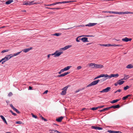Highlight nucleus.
Instances as JSON below:
<instances>
[{
	"label": "nucleus",
	"mask_w": 133,
	"mask_h": 133,
	"mask_svg": "<svg viewBox=\"0 0 133 133\" xmlns=\"http://www.w3.org/2000/svg\"><path fill=\"white\" fill-rule=\"evenodd\" d=\"M111 89V88L110 87H108L105 89L103 90L102 91H100L101 93L107 92H109Z\"/></svg>",
	"instance_id": "nucleus-5"
},
{
	"label": "nucleus",
	"mask_w": 133,
	"mask_h": 133,
	"mask_svg": "<svg viewBox=\"0 0 133 133\" xmlns=\"http://www.w3.org/2000/svg\"><path fill=\"white\" fill-rule=\"evenodd\" d=\"M118 84L119 85H121L123 84L124 82V81H121L120 80L118 81Z\"/></svg>",
	"instance_id": "nucleus-19"
},
{
	"label": "nucleus",
	"mask_w": 133,
	"mask_h": 133,
	"mask_svg": "<svg viewBox=\"0 0 133 133\" xmlns=\"http://www.w3.org/2000/svg\"><path fill=\"white\" fill-rule=\"evenodd\" d=\"M80 91V89H78V90H76L75 91V92L76 93H77V92H79Z\"/></svg>",
	"instance_id": "nucleus-58"
},
{
	"label": "nucleus",
	"mask_w": 133,
	"mask_h": 133,
	"mask_svg": "<svg viewBox=\"0 0 133 133\" xmlns=\"http://www.w3.org/2000/svg\"><path fill=\"white\" fill-rule=\"evenodd\" d=\"M108 132H109V133H122L121 131H117L111 130H108Z\"/></svg>",
	"instance_id": "nucleus-12"
},
{
	"label": "nucleus",
	"mask_w": 133,
	"mask_h": 133,
	"mask_svg": "<svg viewBox=\"0 0 133 133\" xmlns=\"http://www.w3.org/2000/svg\"><path fill=\"white\" fill-rule=\"evenodd\" d=\"M96 24H97V23H92V26H93L96 25Z\"/></svg>",
	"instance_id": "nucleus-59"
},
{
	"label": "nucleus",
	"mask_w": 133,
	"mask_h": 133,
	"mask_svg": "<svg viewBox=\"0 0 133 133\" xmlns=\"http://www.w3.org/2000/svg\"><path fill=\"white\" fill-rule=\"evenodd\" d=\"M79 39L81 40L83 42L88 41V38L86 37H83L81 38H79Z\"/></svg>",
	"instance_id": "nucleus-16"
},
{
	"label": "nucleus",
	"mask_w": 133,
	"mask_h": 133,
	"mask_svg": "<svg viewBox=\"0 0 133 133\" xmlns=\"http://www.w3.org/2000/svg\"><path fill=\"white\" fill-rule=\"evenodd\" d=\"M61 70V71H62V72H63L65 71V69H64V68L63 69H62V70Z\"/></svg>",
	"instance_id": "nucleus-54"
},
{
	"label": "nucleus",
	"mask_w": 133,
	"mask_h": 133,
	"mask_svg": "<svg viewBox=\"0 0 133 133\" xmlns=\"http://www.w3.org/2000/svg\"><path fill=\"white\" fill-rule=\"evenodd\" d=\"M132 13V12L128 11L125 12H117L116 11V14H118L119 15H122L124 14H128Z\"/></svg>",
	"instance_id": "nucleus-4"
},
{
	"label": "nucleus",
	"mask_w": 133,
	"mask_h": 133,
	"mask_svg": "<svg viewBox=\"0 0 133 133\" xmlns=\"http://www.w3.org/2000/svg\"><path fill=\"white\" fill-rule=\"evenodd\" d=\"M70 73V72H65L64 74L58 75L57 76V77H64L66 75L69 74Z\"/></svg>",
	"instance_id": "nucleus-8"
},
{
	"label": "nucleus",
	"mask_w": 133,
	"mask_h": 133,
	"mask_svg": "<svg viewBox=\"0 0 133 133\" xmlns=\"http://www.w3.org/2000/svg\"><path fill=\"white\" fill-rule=\"evenodd\" d=\"M36 3H34V1H32L31 2H27L25 3L24 4V5H32L34 4H36Z\"/></svg>",
	"instance_id": "nucleus-9"
},
{
	"label": "nucleus",
	"mask_w": 133,
	"mask_h": 133,
	"mask_svg": "<svg viewBox=\"0 0 133 133\" xmlns=\"http://www.w3.org/2000/svg\"><path fill=\"white\" fill-rule=\"evenodd\" d=\"M82 36H79L78 37H77V38H76V41L77 42H80V41H79V39H78V38L79 37H81Z\"/></svg>",
	"instance_id": "nucleus-40"
},
{
	"label": "nucleus",
	"mask_w": 133,
	"mask_h": 133,
	"mask_svg": "<svg viewBox=\"0 0 133 133\" xmlns=\"http://www.w3.org/2000/svg\"><path fill=\"white\" fill-rule=\"evenodd\" d=\"M76 2V1H63L62 2V3H68L70 2Z\"/></svg>",
	"instance_id": "nucleus-21"
},
{
	"label": "nucleus",
	"mask_w": 133,
	"mask_h": 133,
	"mask_svg": "<svg viewBox=\"0 0 133 133\" xmlns=\"http://www.w3.org/2000/svg\"><path fill=\"white\" fill-rule=\"evenodd\" d=\"M121 91V89H119L117 90V91H115V93H116L117 92H120Z\"/></svg>",
	"instance_id": "nucleus-46"
},
{
	"label": "nucleus",
	"mask_w": 133,
	"mask_h": 133,
	"mask_svg": "<svg viewBox=\"0 0 133 133\" xmlns=\"http://www.w3.org/2000/svg\"><path fill=\"white\" fill-rule=\"evenodd\" d=\"M62 2H57L55 3H54L52 4H48V5H45L47 6H50L51 5H55L57 4H62Z\"/></svg>",
	"instance_id": "nucleus-14"
},
{
	"label": "nucleus",
	"mask_w": 133,
	"mask_h": 133,
	"mask_svg": "<svg viewBox=\"0 0 133 133\" xmlns=\"http://www.w3.org/2000/svg\"><path fill=\"white\" fill-rule=\"evenodd\" d=\"M13 2V0H9L5 2L6 4H9Z\"/></svg>",
	"instance_id": "nucleus-25"
},
{
	"label": "nucleus",
	"mask_w": 133,
	"mask_h": 133,
	"mask_svg": "<svg viewBox=\"0 0 133 133\" xmlns=\"http://www.w3.org/2000/svg\"><path fill=\"white\" fill-rule=\"evenodd\" d=\"M120 107V105L119 104H117L115 106H112L109 107L110 109L111 108H113L114 109L119 108Z\"/></svg>",
	"instance_id": "nucleus-10"
},
{
	"label": "nucleus",
	"mask_w": 133,
	"mask_h": 133,
	"mask_svg": "<svg viewBox=\"0 0 133 133\" xmlns=\"http://www.w3.org/2000/svg\"><path fill=\"white\" fill-rule=\"evenodd\" d=\"M63 117L61 116L60 117L56 119V121H57L60 122L62 121V119H63Z\"/></svg>",
	"instance_id": "nucleus-18"
},
{
	"label": "nucleus",
	"mask_w": 133,
	"mask_h": 133,
	"mask_svg": "<svg viewBox=\"0 0 133 133\" xmlns=\"http://www.w3.org/2000/svg\"><path fill=\"white\" fill-rule=\"evenodd\" d=\"M12 95V94L11 92H10L8 96H11Z\"/></svg>",
	"instance_id": "nucleus-47"
},
{
	"label": "nucleus",
	"mask_w": 133,
	"mask_h": 133,
	"mask_svg": "<svg viewBox=\"0 0 133 133\" xmlns=\"http://www.w3.org/2000/svg\"><path fill=\"white\" fill-rule=\"evenodd\" d=\"M86 26H91V23H90L89 24L85 25Z\"/></svg>",
	"instance_id": "nucleus-42"
},
{
	"label": "nucleus",
	"mask_w": 133,
	"mask_h": 133,
	"mask_svg": "<svg viewBox=\"0 0 133 133\" xmlns=\"http://www.w3.org/2000/svg\"><path fill=\"white\" fill-rule=\"evenodd\" d=\"M105 80V79H104L102 78V79L101 80V81H104Z\"/></svg>",
	"instance_id": "nucleus-62"
},
{
	"label": "nucleus",
	"mask_w": 133,
	"mask_h": 133,
	"mask_svg": "<svg viewBox=\"0 0 133 133\" xmlns=\"http://www.w3.org/2000/svg\"><path fill=\"white\" fill-rule=\"evenodd\" d=\"M31 115H32V117L34 118H37V116L34 115L33 113L31 114Z\"/></svg>",
	"instance_id": "nucleus-35"
},
{
	"label": "nucleus",
	"mask_w": 133,
	"mask_h": 133,
	"mask_svg": "<svg viewBox=\"0 0 133 133\" xmlns=\"http://www.w3.org/2000/svg\"><path fill=\"white\" fill-rule=\"evenodd\" d=\"M100 80L98 79L96 81H95L92 82V85H95L97 84L100 81Z\"/></svg>",
	"instance_id": "nucleus-15"
},
{
	"label": "nucleus",
	"mask_w": 133,
	"mask_h": 133,
	"mask_svg": "<svg viewBox=\"0 0 133 133\" xmlns=\"http://www.w3.org/2000/svg\"><path fill=\"white\" fill-rule=\"evenodd\" d=\"M47 8L50 9L54 10L55 9V8Z\"/></svg>",
	"instance_id": "nucleus-51"
},
{
	"label": "nucleus",
	"mask_w": 133,
	"mask_h": 133,
	"mask_svg": "<svg viewBox=\"0 0 133 133\" xmlns=\"http://www.w3.org/2000/svg\"><path fill=\"white\" fill-rule=\"evenodd\" d=\"M104 66L102 65L92 63V68H102Z\"/></svg>",
	"instance_id": "nucleus-2"
},
{
	"label": "nucleus",
	"mask_w": 133,
	"mask_h": 133,
	"mask_svg": "<svg viewBox=\"0 0 133 133\" xmlns=\"http://www.w3.org/2000/svg\"><path fill=\"white\" fill-rule=\"evenodd\" d=\"M12 57V56L10 57H9V55H6L4 58H2L1 59L2 61H4L5 62L10 59Z\"/></svg>",
	"instance_id": "nucleus-6"
},
{
	"label": "nucleus",
	"mask_w": 133,
	"mask_h": 133,
	"mask_svg": "<svg viewBox=\"0 0 133 133\" xmlns=\"http://www.w3.org/2000/svg\"><path fill=\"white\" fill-rule=\"evenodd\" d=\"M91 86V83L89 84L86 86V88Z\"/></svg>",
	"instance_id": "nucleus-48"
},
{
	"label": "nucleus",
	"mask_w": 133,
	"mask_h": 133,
	"mask_svg": "<svg viewBox=\"0 0 133 133\" xmlns=\"http://www.w3.org/2000/svg\"><path fill=\"white\" fill-rule=\"evenodd\" d=\"M9 51V50H3L1 52L2 53H4L5 52H8Z\"/></svg>",
	"instance_id": "nucleus-39"
},
{
	"label": "nucleus",
	"mask_w": 133,
	"mask_h": 133,
	"mask_svg": "<svg viewBox=\"0 0 133 133\" xmlns=\"http://www.w3.org/2000/svg\"><path fill=\"white\" fill-rule=\"evenodd\" d=\"M109 109H110L109 107H107V108H104V109H103L100 110H99V111L100 112H102L103 111H105Z\"/></svg>",
	"instance_id": "nucleus-20"
},
{
	"label": "nucleus",
	"mask_w": 133,
	"mask_h": 133,
	"mask_svg": "<svg viewBox=\"0 0 133 133\" xmlns=\"http://www.w3.org/2000/svg\"><path fill=\"white\" fill-rule=\"evenodd\" d=\"M104 105H103V106H101L98 107H99V108H102L104 107Z\"/></svg>",
	"instance_id": "nucleus-64"
},
{
	"label": "nucleus",
	"mask_w": 133,
	"mask_h": 133,
	"mask_svg": "<svg viewBox=\"0 0 133 133\" xmlns=\"http://www.w3.org/2000/svg\"><path fill=\"white\" fill-rule=\"evenodd\" d=\"M129 88V87L128 86H126L125 87H124V90H126L127 89Z\"/></svg>",
	"instance_id": "nucleus-31"
},
{
	"label": "nucleus",
	"mask_w": 133,
	"mask_h": 133,
	"mask_svg": "<svg viewBox=\"0 0 133 133\" xmlns=\"http://www.w3.org/2000/svg\"><path fill=\"white\" fill-rule=\"evenodd\" d=\"M13 110H14L17 113H20V112L19 111H18V110H17L15 108L13 109Z\"/></svg>",
	"instance_id": "nucleus-34"
},
{
	"label": "nucleus",
	"mask_w": 133,
	"mask_h": 133,
	"mask_svg": "<svg viewBox=\"0 0 133 133\" xmlns=\"http://www.w3.org/2000/svg\"><path fill=\"white\" fill-rule=\"evenodd\" d=\"M124 78L122 79V80H126L129 78V76L128 75H124Z\"/></svg>",
	"instance_id": "nucleus-24"
},
{
	"label": "nucleus",
	"mask_w": 133,
	"mask_h": 133,
	"mask_svg": "<svg viewBox=\"0 0 133 133\" xmlns=\"http://www.w3.org/2000/svg\"><path fill=\"white\" fill-rule=\"evenodd\" d=\"M126 68L128 69H131L133 68V66L131 64H130L127 66Z\"/></svg>",
	"instance_id": "nucleus-23"
},
{
	"label": "nucleus",
	"mask_w": 133,
	"mask_h": 133,
	"mask_svg": "<svg viewBox=\"0 0 133 133\" xmlns=\"http://www.w3.org/2000/svg\"><path fill=\"white\" fill-rule=\"evenodd\" d=\"M108 13H112L114 14H116V11H108Z\"/></svg>",
	"instance_id": "nucleus-38"
},
{
	"label": "nucleus",
	"mask_w": 133,
	"mask_h": 133,
	"mask_svg": "<svg viewBox=\"0 0 133 133\" xmlns=\"http://www.w3.org/2000/svg\"><path fill=\"white\" fill-rule=\"evenodd\" d=\"M111 46H116V44H111Z\"/></svg>",
	"instance_id": "nucleus-53"
},
{
	"label": "nucleus",
	"mask_w": 133,
	"mask_h": 133,
	"mask_svg": "<svg viewBox=\"0 0 133 133\" xmlns=\"http://www.w3.org/2000/svg\"><path fill=\"white\" fill-rule=\"evenodd\" d=\"M130 96H131V95H127L126 96V97H127V98H128V97H129Z\"/></svg>",
	"instance_id": "nucleus-63"
},
{
	"label": "nucleus",
	"mask_w": 133,
	"mask_h": 133,
	"mask_svg": "<svg viewBox=\"0 0 133 133\" xmlns=\"http://www.w3.org/2000/svg\"><path fill=\"white\" fill-rule=\"evenodd\" d=\"M10 106L13 109L15 108V107L13 106L12 104H10Z\"/></svg>",
	"instance_id": "nucleus-45"
},
{
	"label": "nucleus",
	"mask_w": 133,
	"mask_h": 133,
	"mask_svg": "<svg viewBox=\"0 0 133 133\" xmlns=\"http://www.w3.org/2000/svg\"><path fill=\"white\" fill-rule=\"evenodd\" d=\"M68 87L69 86H67L66 87H65L63 88V90H65L66 91Z\"/></svg>",
	"instance_id": "nucleus-32"
},
{
	"label": "nucleus",
	"mask_w": 133,
	"mask_h": 133,
	"mask_svg": "<svg viewBox=\"0 0 133 133\" xmlns=\"http://www.w3.org/2000/svg\"><path fill=\"white\" fill-rule=\"evenodd\" d=\"M119 100L118 99L114 100L111 101L110 102L111 103H114L117 102Z\"/></svg>",
	"instance_id": "nucleus-27"
},
{
	"label": "nucleus",
	"mask_w": 133,
	"mask_h": 133,
	"mask_svg": "<svg viewBox=\"0 0 133 133\" xmlns=\"http://www.w3.org/2000/svg\"><path fill=\"white\" fill-rule=\"evenodd\" d=\"M85 89V88H81L80 89V91H81V90H83L84 89Z\"/></svg>",
	"instance_id": "nucleus-61"
},
{
	"label": "nucleus",
	"mask_w": 133,
	"mask_h": 133,
	"mask_svg": "<svg viewBox=\"0 0 133 133\" xmlns=\"http://www.w3.org/2000/svg\"><path fill=\"white\" fill-rule=\"evenodd\" d=\"M131 38H129L127 37L125 38H123L122 40L123 41L127 42L129 41H130L131 40Z\"/></svg>",
	"instance_id": "nucleus-11"
},
{
	"label": "nucleus",
	"mask_w": 133,
	"mask_h": 133,
	"mask_svg": "<svg viewBox=\"0 0 133 133\" xmlns=\"http://www.w3.org/2000/svg\"><path fill=\"white\" fill-rule=\"evenodd\" d=\"M61 33H56L54 34H52V35L53 36H58L61 35Z\"/></svg>",
	"instance_id": "nucleus-29"
},
{
	"label": "nucleus",
	"mask_w": 133,
	"mask_h": 133,
	"mask_svg": "<svg viewBox=\"0 0 133 133\" xmlns=\"http://www.w3.org/2000/svg\"><path fill=\"white\" fill-rule=\"evenodd\" d=\"M92 129H95L96 130H102L103 129L102 128L98 127L92 126Z\"/></svg>",
	"instance_id": "nucleus-13"
},
{
	"label": "nucleus",
	"mask_w": 133,
	"mask_h": 133,
	"mask_svg": "<svg viewBox=\"0 0 133 133\" xmlns=\"http://www.w3.org/2000/svg\"><path fill=\"white\" fill-rule=\"evenodd\" d=\"M127 98V97L126 96H125V97H123L122 98V99L123 100H125Z\"/></svg>",
	"instance_id": "nucleus-44"
},
{
	"label": "nucleus",
	"mask_w": 133,
	"mask_h": 133,
	"mask_svg": "<svg viewBox=\"0 0 133 133\" xmlns=\"http://www.w3.org/2000/svg\"><path fill=\"white\" fill-rule=\"evenodd\" d=\"M118 84V82L114 84V85L116 86H117Z\"/></svg>",
	"instance_id": "nucleus-55"
},
{
	"label": "nucleus",
	"mask_w": 133,
	"mask_h": 133,
	"mask_svg": "<svg viewBox=\"0 0 133 133\" xmlns=\"http://www.w3.org/2000/svg\"><path fill=\"white\" fill-rule=\"evenodd\" d=\"M32 47H30L28 49H25L23 50V52H28L30 50H31L32 49Z\"/></svg>",
	"instance_id": "nucleus-17"
},
{
	"label": "nucleus",
	"mask_w": 133,
	"mask_h": 133,
	"mask_svg": "<svg viewBox=\"0 0 133 133\" xmlns=\"http://www.w3.org/2000/svg\"><path fill=\"white\" fill-rule=\"evenodd\" d=\"M119 46V47H122V45L120 44H116V46Z\"/></svg>",
	"instance_id": "nucleus-49"
},
{
	"label": "nucleus",
	"mask_w": 133,
	"mask_h": 133,
	"mask_svg": "<svg viewBox=\"0 0 133 133\" xmlns=\"http://www.w3.org/2000/svg\"><path fill=\"white\" fill-rule=\"evenodd\" d=\"M66 93V91L65 90H63L62 91L61 93V94L62 95H65Z\"/></svg>",
	"instance_id": "nucleus-30"
},
{
	"label": "nucleus",
	"mask_w": 133,
	"mask_h": 133,
	"mask_svg": "<svg viewBox=\"0 0 133 133\" xmlns=\"http://www.w3.org/2000/svg\"><path fill=\"white\" fill-rule=\"evenodd\" d=\"M71 47V45H68L65 46L64 48L60 49L58 51H56L54 53L52 54H48L47 56L48 58H49L50 57V56L51 55L52 56L54 55V57H58L63 53V52H59V51L61 50H65Z\"/></svg>",
	"instance_id": "nucleus-1"
},
{
	"label": "nucleus",
	"mask_w": 133,
	"mask_h": 133,
	"mask_svg": "<svg viewBox=\"0 0 133 133\" xmlns=\"http://www.w3.org/2000/svg\"><path fill=\"white\" fill-rule=\"evenodd\" d=\"M39 116L42 119H44L43 117L42 116V115L41 114H39Z\"/></svg>",
	"instance_id": "nucleus-52"
},
{
	"label": "nucleus",
	"mask_w": 133,
	"mask_h": 133,
	"mask_svg": "<svg viewBox=\"0 0 133 133\" xmlns=\"http://www.w3.org/2000/svg\"><path fill=\"white\" fill-rule=\"evenodd\" d=\"M0 117L1 118L3 121L5 119L4 117L2 115H0Z\"/></svg>",
	"instance_id": "nucleus-41"
},
{
	"label": "nucleus",
	"mask_w": 133,
	"mask_h": 133,
	"mask_svg": "<svg viewBox=\"0 0 133 133\" xmlns=\"http://www.w3.org/2000/svg\"><path fill=\"white\" fill-rule=\"evenodd\" d=\"M72 67V66H68L65 68H64L65 71H66L69 70L70 68Z\"/></svg>",
	"instance_id": "nucleus-26"
},
{
	"label": "nucleus",
	"mask_w": 133,
	"mask_h": 133,
	"mask_svg": "<svg viewBox=\"0 0 133 133\" xmlns=\"http://www.w3.org/2000/svg\"><path fill=\"white\" fill-rule=\"evenodd\" d=\"M99 108L98 107H93L92 108V110H97V109Z\"/></svg>",
	"instance_id": "nucleus-37"
},
{
	"label": "nucleus",
	"mask_w": 133,
	"mask_h": 133,
	"mask_svg": "<svg viewBox=\"0 0 133 133\" xmlns=\"http://www.w3.org/2000/svg\"><path fill=\"white\" fill-rule=\"evenodd\" d=\"M10 112H11L12 114L14 115V116H16L17 115L16 113L13 112L11 110H10Z\"/></svg>",
	"instance_id": "nucleus-33"
},
{
	"label": "nucleus",
	"mask_w": 133,
	"mask_h": 133,
	"mask_svg": "<svg viewBox=\"0 0 133 133\" xmlns=\"http://www.w3.org/2000/svg\"><path fill=\"white\" fill-rule=\"evenodd\" d=\"M21 52V51H20V52H18L17 53L14 54L13 55H12L11 56H12V57H13L17 56L18 55H19V54H20Z\"/></svg>",
	"instance_id": "nucleus-28"
},
{
	"label": "nucleus",
	"mask_w": 133,
	"mask_h": 133,
	"mask_svg": "<svg viewBox=\"0 0 133 133\" xmlns=\"http://www.w3.org/2000/svg\"><path fill=\"white\" fill-rule=\"evenodd\" d=\"M106 75L107 76V77H106L107 78H110L112 77L117 78L119 76V75L118 74H111L110 75H108L107 74Z\"/></svg>",
	"instance_id": "nucleus-3"
},
{
	"label": "nucleus",
	"mask_w": 133,
	"mask_h": 133,
	"mask_svg": "<svg viewBox=\"0 0 133 133\" xmlns=\"http://www.w3.org/2000/svg\"><path fill=\"white\" fill-rule=\"evenodd\" d=\"M84 25H79L78 26H77V27H79L80 26H82V27H84Z\"/></svg>",
	"instance_id": "nucleus-56"
},
{
	"label": "nucleus",
	"mask_w": 133,
	"mask_h": 133,
	"mask_svg": "<svg viewBox=\"0 0 133 133\" xmlns=\"http://www.w3.org/2000/svg\"><path fill=\"white\" fill-rule=\"evenodd\" d=\"M48 90H46L44 92L43 94H46L48 93Z\"/></svg>",
	"instance_id": "nucleus-50"
},
{
	"label": "nucleus",
	"mask_w": 133,
	"mask_h": 133,
	"mask_svg": "<svg viewBox=\"0 0 133 133\" xmlns=\"http://www.w3.org/2000/svg\"><path fill=\"white\" fill-rule=\"evenodd\" d=\"M16 124H22V123L21 121H16Z\"/></svg>",
	"instance_id": "nucleus-36"
},
{
	"label": "nucleus",
	"mask_w": 133,
	"mask_h": 133,
	"mask_svg": "<svg viewBox=\"0 0 133 133\" xmlns=\"http://www.w3.org/2000/svg\"><path fill=\"white\" fill-rule=\"evenodd\" d=\"M6 124H7L8 123L6 120V119H5L4 121H3Z\"/></svg>",
	"instance_id": "nucleus-57"
},
{
	"label": "nucleus",
	"mask_w": 133,
	"mask_h": 133,
	"mask_svg": "<svg viewBox=\"0 0 133 133\" xmlns=\"http://www.w3.org/2000/svg\"><path fill=\"white\" fill-rule=\"evenodd\" d=\"M82 68L81 66H79L77 67V70H79L81 69Z\"/></svg>",
	"instance_id": "nucleus-43"
},
{
	"label": "nucleus",
	"mask_w": 133,
	"mask_h": 133,
	"mask_svg": "<svg viewBox=\"0 0 133 133\" xmlns=\"http://www.w3.org/2000/svg\"><path fill=\"white\" fill-rule=\"evenodd\" d=\"M32 87H31V86L29 87V90H32Z\"/></svg>",
	"instance_id": "nucleus-60"
},
{
	"label": "nucleus",
	"mask_w": 133,
	"mask_h": 133,
	"mask_svg": "<svg viewBox=\"0 0 133 133\" xmlns=\"http://www.w3.org/2000/svg\"><path fill=\"white\" fill-rule=\"evenodd\" d=\"M100 45L101 46H111V44H100Z\"/></svg>",
	"instance_id": "nucleus-22"
},
{
	"label": "nucleus",
	"mask_w": 133,
	"mask_h": 133,
	"mask_svg": "<svg viewBox=\"0 0 133 133\" xmlns=\"http://www.w3.org/2000/svg\"><path fill=\"white\" fill-rule=\"evenodd\" d=\"M107 77V75L106 74H102L100 75H99L97 76L94 79H97L101 77H104L106 78V77Z\"/></svg>",
	"instance_id": "nucleus-7"
}]
</instances>
